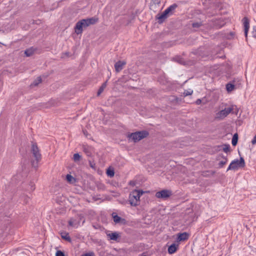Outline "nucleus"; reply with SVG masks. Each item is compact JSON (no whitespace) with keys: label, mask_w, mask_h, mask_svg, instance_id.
Returning <instances> with one entry per match:
<instances>
[{"label":"nucleus","mask_w":256,"mask_h":256,"mask_svg":"<svg viewBox=\"0 0 256 256\" xmlns=\"http://www.w3.org/2000/svg\"><path fill=\"white\" fill-rule=\"evenodd\" d=\"M178 244L176 243H173L170 244L168 249V253L169 254H173L175 253L178 248Z\"/></svg>","instance_id":"ddd939ff"},{"label":"nucleus","mask_w":256,"mask_h":256,"mask_svg":"<svg viewBox=\"0 0 256 256\" xmlns=\"http://www.w3.org/2000/svg\"><path fill=\"white\" fill-rule=\"evenodd\" d=\"M255 28H256L255 27H254V28H253V30H255V32H256V29ZM252 32L254 33V31H253V32Z\"/></svg>","instance_id":"a18cd8bd"},{"label":"nucleus","mask_w":256,"mask_h":256,"mask_svg":"<svg viewBox=\"0 0 256 256\" xmlns=\"http://www.w3.org/2000/svg\"><path fill=\"white\" fill-rule=\"evenodd\" d=\"M140 256H146V254H144V253H142V254L140 255Z\"/></svg>","instance_id":"c03bdc74"},{"label":"nucleus","mask_w":256,"mask_h":256,"mask_svg":"<svg viewBox=\"0 0 256 256\" xmlns=\"http://www.w3.org/2000/svg\"><path fill=\"white\" fill-rule=\"evenodd\" d=\"M219 157H221L223 159H224L225 160H226V159H227L226 156H224L223 155V154H220L218 156V158H217V160H218V158Z\"/></svg>","instance_id":"e433bc0d"},{"label":"nucleus","mask_w":256,"mask_h":256,"mask_svg":"<svg viewBox=\"0 0 256 256\" xmlns=\"http://www.w3.org/2000/svg\"><path fill=\"white\" fill-rule=\"evenodd\" d=\"M93 227L95 228V229H98L99 228H100V226L99 225H96V226H93Z\"/></svg>","instance_id":"79ce46f5"},{"label":"nucleus","mask_w":256,"mask_h":256,"mask_svg":"<svg viewBox=\"0 0 256 256\" xmlns=\"http://www.w3.org/2000/svg\"><path fill=\"white\" fill-rule=\"evenodd\" d=\"M161 0H152V2L155 4H160Z\"/></svg>","instance_id":"c9c22d12"},{"label":"nucleus","mask_w":256,"mask_h":256,"mask_svg":"<svg viewBox=\"0 0 256 256\" xmlns=\"http://www.w3.org/2000/svg\"><path fill=\"white\" fill-rule=\"evenodd\" d=\"M81 256H95V254L93 252H90L82 254Z\"/></svg>","instance_id":"473e14b6"},{"label":"nucleus","mask_w":256,"mask_h":256,"mask_svg":"<svg viewBox=\"0 0 256 256\" xmlns=\"http://www.w3.org/2000/svg\"><path fill=\"white\" fill-rule=\"evenodd\" d=\"M62 199V197L59 198L58 196H57L56 198V201L58 204H61L64 201V200Z\"/></svg>","instance_id":"cd10ccee"},{"label":"nucleus","mask_w":256,"mask_h":256,"mask_svg":"<svg viewBox=\"0 0 256 256\" xmlns=\"http://www.w3.org/2000/svg\"><path fill=\"white\" fill-rule=\"evenodd\" d=\"M126 62L124 61L119 60L114 64V68L116 72H118L123 69V67L126 65Z\"/></svg>","instance_id":"f8f14e48"},{"label":"nucleus","mask_w":256,"mask_h":256,"mask_svg":"<svg viewBox=\"0 0 256 256\" xmlns=\"http://www.w3.org/2000/svg\"><path fill=\"white\" fill-rule=\"evenodd\" d=\"M235 88V85L232 82H228L226 84V89L228 92H230Z\"/></svg>","instance_id":"5701e85b"},{"label":"nucleus","mask_w":256,"mask_h":256,"mask_svg":"<svg viewBox=\"0 0 256 256\" xmlns=\"http://www.w3.org/2000/svg\"><path fill=\"white\" fill-rule=\"evenodd\" d=\"M178 6L176 4H174L166 9L162 14H158L156 16V18L158 20V23L159 24L163 23L169 15L173 14L174 10Z\"/></svg>","instance_id":"f257e3e1"},{"label":"nucleus","mask_w":256,"mask_h":256,"mask_svg":"<svg viewBox=\"0 0 256 256\" xmlns=\"http://www.w3.org/2000/svg\"><path fill=\"white\" fill-rule=\"evenodd\" d=\"M83 20L86 26L88 27L90 25L96 24L98 22V19L96 17H92L90 18L83 19Z\"/></svg>","instance_id":"9d476101"},{"label":"nucleus","mask_w":256,"mask_h":256,"mask_svg":"<svg viewBox=\"0 0 256 256\" xmlns=\"http://www.w3.org/2000/svg\"><path fill=\"white\" fill-rule=\"evenodd\" d=\"M235 33L234 32H230L227 36V38L228 39H232L234 38Z\"/></svg>","instance_id":"72a5a7b5"},{"label":"nucleus","mask_w":256,"mask_h":256,"mask_svg":"<svg viewBox=\"0 0 256 256\" xmlns=\"http://www.w3.org/2000/svg\"><path fill=\"white\" fill-rule=\"evenodd\" d=\"M60 236H61V238L62 240H64V232H60Z\"/></svg>","instance_id":"58836bf2"},{"label":"nucleus","mask_w":256,"mask_h":256,"mask_svg":"<svg viewBox=\"0 0 256 256\" xmlns=\"http://www.w3.org/2000/svg\"><path fill=\"white\" fill-rule=\"evenodd\" d=\"M36 49L33 47H31L29 48H27L24 50L25 55L28 57L32 56L34 52Z\"/></svg>","instance_id":"6ab92c4d"},{"label":"nucleus","mask_w":256,"mask_h":256,"mask_svg":"<svg viewBox=\"0 0 256 256\" xmlns=\"http://www.w3.org/2000/svg\"><path fill=\"white\" fill-rule=\"evenodd\" d=\"M107 236L110 238L111 240H117L119 237V235L117 232H112L106 234Z\"/></svg>","instance_id":"f3484780"},{"label":"nucleus","mask_w":256,"mask_h":256,"mask_svg":"<svg viewBox=\"0 0 256 256\" xmlns=\"http://www.w3.org/2000/svg\"><path fill=\"white\" fill-rule=\"evenodd\" d=\"M245 166L244 160L242 157H240V160H232L228 167L227 168L226 171L230 170H236L239 168H244Z\"/></svg>","instance_id":"39448f33"},{"label":"nucleus","mask_w":256,"mask_h":256,"mask_svg":"<svg viewBox=\"0 0 256 256\" xmlns=\"http://www.w3.org/2000/svg\"><path fill=\"white\" fill-rule=\"evenodd\" d=\"M233 110L232 108H225L224 110H222L218 112V117L220 118H224L226 117L229 114L232 112Z\"/></svg>","instance_id":"6e6552de"},{"label":"nucleus","mask_w":256,"mask_h":256,"mask_svg":"<svg viewBox=\"0 0 256 256\" xmlns=\"http://www.w3.org/2000/svg\"><path fill=\"white\" fill-rule=\"evenodd\" d=\"M149 133L146 130H142L128 134V138L131 139L134 142L140 141L142 139L147 137Z\"/></svg>","instance_id":"20e7f679"},{"label":"nucleus","mask_w":256,"mask_h":256,"mask_svg":"<svg viewBox=\"0 0 256 256\" xmlns=\"http://www.w3.org/2000/svg\"><path fill=\"white\" fill-rule=\"evenodd\" d=\"M68 224H69V226H74V227H76V228L78 226L77 224L76 223H74V221L72 220H69Z\"/></svg>","instance_id":"2f4dec72"},{"label":"nucleus","mask_w":256,"mask_h":256,"mask_svg":"<svg viewBox=\"0 0 256 256\" xmlns=\"http://www.w3.org/2000/svg\"><path fill=\"white\" fill-rule=\"evenodd\" d=\"M112 216L114 222L116 224H118L120 222H122L125 221L124 218H122L121 217L119 216L118 214H116L115 212H113L112 214Z\"/></svg>","instance_id":"4468645a"},{"label":"nucleus","mask_w":256,"mask_h":256,"mask_svg":"<svg viewBox=\"0 0 256 256\" xmlns=\"http://www.w3.org/2000/svg\"><path fill=\"white\" fill-rule=\"evenodd\" d=\"M107 82H108V80H106V82H104L102 84V85L100 86V88H99V89L98 91V92H97L98 96H99L103 92L104 89L106 88V85H107Z\"/></svg>","instance_id":"412c9836"},{"label":"nucleus","mask_w":256,"mask_h":256,"mask_svg":"<svg viewBox=\"0 0 256 256\" xmlns=\"http://www.w3.org/2000/svg\"><path fill=\"white\" fill-rule=\"evenodd\" d=\"M202 102V100L200 98L198 99L196 101V104L198 105V104H200Z\"/></svg>","instance_id":"4c0bfd02"},{"label":"nucleus","mask_w":256,"mask_h":256,"mask_svg":"<svg viewBox=\"0 0 256 256\" xmlns=\"http://www.w3.org/2000/svg\"><path fill=\"white\" fill-rule=\"evenodd\" d=\"M142 190H134L129 195V202L132 206H136L140 204V198L144 194Z\"/></svg>","instance_id":"7ed1b4c3"},{"label":"nucleus","mask_w":256,"mask_h":256,"mask_svg":"<svg viewBox=\"0 0 256 256\" xmlns=\"http://www.w3.org/2000/svg\"><path fill=\"white\" fill-rule=\"evenodd\" d=\"M238 134L237 133L234 134L232 136V144L233 146H236L238 142Z\"/></svg>","instance_id":"4be33fe9"},{"label":"nucleus","mask_w":256,"mask_h":256,"mask_svg":"<svg viewBox=\"0 0 256 256\" xmlns=\"http://www.w3.org/2000/svg\"><path fill=\"white\" fill-rule=\"evenodd\" d=\"M65 256H66V255L65 254Z\"/></svg>","instance_id":"49530a36"},{"label":"nucleus","mask_w":256,"mask_h":256,"mask_svg":"<svg viewBox=\"0 0 256 256\" xmlns=\"http://www.w3.org/2000/svg\"><path fill=\"white\" fill-rule=\"evenodd\" d=\"M56 256H64V252L60 250H58L56 252Z\"/></svg>","instance_id":"7c9ffc66"},{"label":"nucleus","mask_w":256,"mask_h":256,"mask_svg":"<svg viewBox=\"0 0 256 256\" xmlns=\"http://www.w3.org/2000/svg\"><path fill=\"white\" fill-rule=\"evenodd\" d=\"M172 195V192L170 190H163L156 192V196L158 198L166 199Z\"/></svg>","instance_id":"0eeeda50"},{"label":"nucleus","mask_w":256,"mask_h":256,"mask_svg":"<svg viewBox=\"0 0 256 256\" xmlns=\"http://www.w3.org/2000/svg\"><path fill=\"white\" fill-rule=\"evenodd\" d=\"M192 92H193L192 90H190V91L185 90L184 92V96H188L189 95H191L192 94Z\"/></svg>","instance_id":"f704fd0d"},{"label":"nucleus","mask_w":256,"mask_h":256,"mask_svg":"<svg viewBox=\"0 0 256 256\" xmlns=\"http://www.w3.org/2000/svg\"><path fill=\"white\" fill-rule=\"evenodd\" d=\"M71 55L69 52H65V57H70Z\"/></svg>","instance_id":"a19ab883"},{"label":"nucleus","mask_w":256,"mask_h":256,"mask_svg":"<svg viewBox=\"0 0 256 256\" xmlns=\"http://www.w3.org/2000/svg\"><path fill=\"white\" fill-rule=\"evenodd\" d=\"M202 26V24L201 22H194L192 24V27L195 28H198Z\"/></svg>","instance_id":"c85d7f7f"},{"label":"nucleus","mask_w":256,"mask_h":256,"mask_svg":"<svg viewBox=\"0 0 256 256\" xmlns=\"http://www.w3.org/2000/svg\"><path fill=\"white\" fill-rule=\"evenodd\" d=\"M202 48H200L198 49L193 51L192 53L194 54L198 55L202 58H204L207 56L206 54H204V50H202Z\"/></svg>","instance_id":"2eb2a0df"},{"label":"nucleus","mask_w":256,"mask_h":256,"mask_svg":"<svg viewBox=\"0 0 256 256\" xmlns=\"http://www.w3.org/2000/svg\"><path fill=\"white\" fill-rule=\"evenodd\" d=\"M65 240H66L70 242H72V239L69 236L68 233L65 232Z\"/></svg>","instance_id":"bb28decb"},{"label":"nucleus","mask_w":256,"mask_h":256,"mask_svg":"<svg viewBox=\"0 0 256 256\" xmlns=\"http://www.w3.org/2000/svg\"><path fill=\"white\" fill-rule=\"evenodd\" d=\"M81 158L82 156L78 153H76L74 154L73 159L75 162H78Z\"/></svg>","instance_id":"393cba45"},{"label":"nucleus","mask_w":256,"mask_h":256,"mask_svg":"<svg viewBox=\"0 0 256 256\" xmlns=\"http://www.w3.org/2000/svg\"><path fill=\"white\" fill-rule=\"evenodd\" d=\"M106 174L108 176L112 178L114 175V171L113 168H108L106 170Z\"/></svg>","instance_id":"b1692460"},{"label":"nucleus","mask_w":256,"mask_h":256,"mask_svg":"<svg viewBox=\"0 0 256 256\" xmlns=\"http://www.w3.org/2000/svg\"><path fill=\"white\" fill-rule=\"evenodd\" d=\"M84 134L86 136L87 135V132L86 130H83Z\"/></svg>","instance_id":"37998d69"},{"label":"nucleus","mask_w":256,"mask_h":256,"mask_svg":"<svg viewBox=\"0 0 256 256\" xmlns=\"http://www.w3.org/2000/svg\"><path fill=\"white\" fill-rule=\"evenodd\" d=\"M87 28L86 24L84 22L83 19L78 21L74 26V32L78 34H80L82 33L83 29Z\"/></svg>","instance_id":"423d86ee"},{"label":"nucleus","mask_w":256,"mask_h":256,"mask_svg":"<svg viewBox=\"0 0 256 256\" xmlns=\"http://www.w3.org/2000/svg\"><path fill=\"white\" fill-rule=\"evenodd\" d=\"M65 180L70 184H74L76 182V178L70 174H67L65 176Z\"/></svg>","instance_id":"dca6fc26"},{"label":"nucleus","mask_w":256,"mask_h":256,"mask_svg":"<svg viewBox=\"0 0 256 256\" xmlns=\"http://www.w3.org/2000/svg\"><path fill=\"white\" fill-rule=\"evenodd\" d=\"M31 150L32 155L35 158L34 160H31V165L32 167L36 168L38 166V162L42 159V156L40 152V150L36 143H32Z\"/></svg>","instance_id":"f03ea898"},{"label":"nucleus","mask_w":256,"mask_h":256,"mask_svg":"<svg viewBox=\"0 0 256 256\" xmlns=\"http://www.w3.org/2000/svg\"><path fill=\"white\" fill-rule=\"evenodd\" d=\"M228 161V159H226V160H222L220 161L218 164V166L220 168H222L224 165H225Z\"/></svg>","instance_id":"c756f323"},{"label":"nucleus","mask_w":256,"mask_h":256,"mask_svg":"<svg viewBox=\"0 0 256 256\" xmlns=\"http://www.w3.org/2000/svg\"><path fill=\"white\" fill-rule=\"evenodd\" d=\"M89 165L90 168H92L93 169H96V164L94 162V161H92V160H88Z\"/></svg>","instance_id":"a878e982"},{"label":"nucleus","mask_w":256,"mask_h":256,"mask_svg":"<svg viewBox=\"0 0 256 256\" xmlns=\"http://www.w3.org/2000/svg\"><path fill=\"white\" fill-rule=\"evenodd\" d=\"M216 147L218 148H222L223 151L226 153L230 152V144H224L223 145L217 146Z\"/></svg>","instance_id":"a211bd4d"},{"label":"nucleus","mask_w":256,"mask_h":256,"mask_svg":"<svg viewBox=\"0 0 256 256\" xmlns=\"http://www.w3.org/2000/svg\"><path fill=\"white\" fill-rule=\"evenodd\" d=\"M178 62L180 63V64H182L184 62V60H182V58H178Z\"/></svg>","instance_id":"ea45409f"},{"label":"nucleus","mask_w":256,"mask_h":256,"mask_svg":"<svg viewBox=\"0 0 256 256\" xmlns=\"http://www.w3.org/2000/svg\"><path fill=\"white\" fill-rule=\"evenodd\" d=\"M42 82V79L41 76H38L30 85L31 88H33L34 86H36L38 85L39 84L41 83Z\"/></svg>","instance_id":"aec40b11"},{"label":"nucleus","mask_w":256,"mask_h":256,"mask_svg":"<svg viewBox=\"0 0 256 256\" xmlns=\"http://www.w3.org/2000/svg\"><path fill=\"white\" fill-rule=\"evenodd\" d=\"M242 22L244 26V36L246 38L250 28V20L247 17H244L242 19Z\"/></svg>","instance_id":"1a4fd4ad"},{"label":"nucleus","mask_w":256,"mask_h":256,"mask_svg":"<svg viewBox=\"0 0 256 256\" xmlns=\"http://www.w3.org/2000/svg\"><path fill=\"white\" fill-rule=\"evenodd\" d=\"M189 234L186 232L178 233L177 235V242H182L187 240L188 238Z\"/></svg>","instance_id":"9b49d317"}]
</instances>
